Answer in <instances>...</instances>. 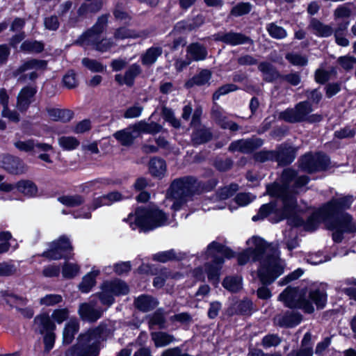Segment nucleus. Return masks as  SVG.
I'll list each match as a JSON object with an SVG mask.
<instances>
[{"label": "nucleus", "mask_w": 356, "mask_h": 356, "mask_svg": "<svg viewBox=\"0 0 356 356\" xmlns=\"http://www.w3.org/2000/svg\"><path fill=\"white\" fill-rule=\"evenodd\" d=\"M353 202L350 195L341 197H332L321 209L319 213L327 229L332 232L334 243H340L344 234L356 232V225L351 214L346 211L350 208Z\"/></svg>", "instance_id": "f257e3e1"}, {"label": "nucleus", "mask_w": 356, "mask_h": 356, "mask_svg": "<svg viewBox=\"0 0 356 356\" xmlns=\"http://www.w3.org/2000/svg\"><path fill=\"white\" fill-rule=\"evenodd\" d=\"M196 177L191 175L175 179L170 184L167 191L168 197L174 202L171 209L177 211L186 203L187 198L196 195Z\"/></svg>", "instance_id": "f03ea898"}, {"label": "nucleus", "mask_w": 356, "mask_h": 356, "mask_svg": "<svg viewBox=\"0 0 356 356\" xmlns=\"http://www.w3.org/2000/svg\"><path fill=\"white\" fill-rule=\"evenodd\" d=\"M280 300L290 309H301L312 314V288L287 286L279 296Z\"/></svg>", "instance_id": "7ed1b4c3"}, {"label": "nucleus", "mask_w": 356, "mask_h": 356, "mask_svg": "<svg viewBox=\"0 0 356 356\" xmlns=\"http://www.w3.org/2000/svg\"><path fill=\"white\" fill-rule=\"evenodd\" d=\"M166 213L159 208L138 207L135 211L134 224L140 232H149L165 225Z\"/></svg>", "instance_id": "20e7f679"}, {"label": "nucleus", "mask_w": 356, "mask_h": 356, "mask_svg": "<svg viewBox=\"0 0 356 356\" xmlns=\"http://www.w3.org/2000/svg\"><path fill=\"white\" fill-rule=\"evenodd\" d=\"M284 273V266L280 262V252L267 254L259 261L257 277L262 285L269 286Z\"/></svg>", "instance_id": "39448f33"}, {"label": "nucleus", "mask_w": 356, "mask_h": 356, "mask_svg": "<svg viewBox=\"0 0 356 356\" xmlns=\"http://www.w3.org/2000/svg\"><path fill=\"white\" fill-rule=\"evenodd\" d=\"M49 248L39 254V257L49 261L64 259L69 261L74 257V247L66 235H61L58 238L48 243Z\"/></svg>", "instance_id": "423d86ee"}, {"label": "nucleus", "mask_w": 356, "mask_h": 356, "mask_svg": "<svg viewBox=\"0 0 356 356\" xmlns=\"http://www.w3.org/2000/svg\"><path fill=\"white\" fill-rule=\"evenodd\" d=\"M266 193L271 197L280 199L284 211H294L296 206V194L284 184L282 186L277 182L267 184Z\"/></svg>", "instance_id": "0eeeda50"}, {"label": "nucleus", "mask_w": 356, "mask_h": 356, "mask_svg": "<svg viewBox=\"0 0 356 356\" xmlns=\"http://www.w3.org/2000/svg\"><path fill=\"white\" fill-rule=\"evenodd\" d=\"M312 103L309 101L298 102L294 108H288L279 114V119L289 123H296L305 121L312 122Z\"/></svg>", "instance_id": "6e6552de"}, {"label": "nucleus", "mask_w": 356, "mask_h": 356, "mask_svg": "<svg viewBox=\"0 0 356 356\" xmlns=\"http://www.w3.org/2000/svg\"><path fill=\"white\" fill-rule=\"evenodd\" d=\"M254 248H248V250L250 251L252 255V261L257 262L265 259L267 255L266 252L268 249L270 250V254H275L279 252L277 247L273 246L272 243H269L264 238L259 236H253L250 238ZM250 239L247 241H248Z\"/></svg>", "instance_id": "1a4fd4ad"}, {"label": "nucleus", "mask_w": 356, "mask_h": 356, "mask_svg": "<svg viewBox=\"0 0 356 356\" xmlns=\"http://www.w3.org/2000/svg\"><path fill=\"white\" fill-rule=\"evenodd\" d=\"M264 144V140L257 137L241 138L232 141L228 147L230 152H239L242 154H252L260 148Z\"/></svg>", "instance_id": "9d476101"}, {"label": "nucleus", "mask_w": 356, "mask_h": 356, "mask_svg": "<svg viewBox=\"0 0 356 356\" xmlns=\"http://www.w3.org/2000/svg\"><path fill=\"white\" fill-rule=\"evenodd\" d=\"M216 42H221L230 46H237L244 44H252V39L243 33L234 32H218L213 35Z\"/></svg>", "instance_id": "9b49d317"}, {"label": "nucleus", "mask_w": 356, "mask_h": 356, "mask_svg": "<svg viewBox=\"0 0 356 356\" xmlns=\"http://www.w3.org/2000/svg\"><path fill=\"white\" fill-rule=\"evenodd\" d=\"M0 167L11 175H22L26 172V165L18 156L9 154L0 156Z\"/></svg>", "instance_id": "f8f14e48"}, {"label": "nucleus", "mask_w": 356, "mask_h": 356, "mask_svg": "<svg viewBox=\"0 0 356 356\" xmlns=\"http://www.w3.org/2000/svg\"><path fill=\"white\" fill-rule=\"evenodd\" d=\"M258 212L261 216V218H266L270 214L275 215V220L273 222H279L285 220L289 214L293 212L291 210L284 211L283 207L277 208V200H271L268 203L262 204L259 209Z\"/></svg>", "instance_id": "ddd939ff"}, {"label": "nucleus", "mask_w": 356, "mask_h": 356, "mask_svg": "<svg viewBox=\"0 0 356 356\" xmlns=\"http://www.w3.org/2000/svg\"><path fill=\"white\" fill-rule=\"evenodd\" d=\"M297 149L287 144H281L274 150V161L280 166H287L296 159Z\"/></svg>", "instance_id": "4468645a"}, {"label": "nucleus", "mask_w": 356, "mask_h": 356, "mask_svg": "<svg viewBox=\"0 0 356 356\" xmlns=\"http://www.w3.org/2000/svg\"><path fill=\"white\" fill-rule=\"evenodd\" d=\"M108 14H104L99 17L97 22L92 27L85 31L79 36L75 41V44L79 46H83L86 40H88L89 38H92L93 36L100 35L108 23Z\"/></svg>", "instance_id": "2eb2a0df"}, {"label": "nucleus", "mask_w": 356, "mask_h": 356, "mask_svg": "<svg viewBox=\"0 0 356 356\" xmlns=\"http://www.w3.org/2000/svg\"><path fill=\"white\" fill-rule=\"evenodd\" d=\"M36 92V88L29 86L21 89L17 99V106L21 112H25L29 109Z\"/></svg>", "instance_id": "dca6fc26"}, {"label": "nucleus", "mask_w": 356, "mask_h": 356, "mask_svg": "<svg viewBox=\"0 0 356 356\" xmlns=\"http://www.w3.org/2000/svg\"><path fill=\"white\" fill-rule=\"evenodd\" d=\"M158 305V300L152 296L148 294H141L135 298L134 300L135 308L143 313L154 310Z\"/></svg>", "instance_id": "f3484780"}, {"label": "nucleus", "mask_w": 356, "mask_h": 356, "mask_svg": "<svg viewBox=\"0 0 356 356\" xmlns=\"http://www.w3.org/2000/svg\"><path fill=\"white\" fill-rule=\"evenodd\" d=\"M102 308H94L88 303H82L79 306V314L83 321L95 323L103 315Z\"/></svg>", "instance_id": "a211bd4d"}, {"label": "nucleus", "mask_w": 356, "mask_h": 356, "mask_svg": "<svg viewBox=\"0 0 356 356\" xmlns=\"http://www.w3.org/2000/svg\"><path fill=\"white\" fill-rule=\"evenodd\" d=\"M47 61L45 60L30 58L24 61L22 65L13 71V74L15 77H17L29 70H44L47 68Z\"/></svg>", "instance_id": "6ab92c4d"}, {"label": "nucleus", "mask_w": 356, "mask_h": 356, "mask_svg": "<svg viewBox=\"0 0 356 356\" xmlns=\"http://www.w3.org/2000/svg\"><path fill=\"white\" fill-rule=\"evenodd\" d=\"M258 70L263 74V81L266 83H273L278 79L280 80L281 74L272 63L268 61L260 62Z\"/></svg>", "instance_id": "aec40b11"}, {"label": "nucleus", "mask_w": 356, "mask_h": 356, "mask_svg": "<svg viewBox=\"0 0 356 356\" xmlns=\"http://www.w3.org/2000/svg\"><path fill=\"white\" fill-rule=\"evenodd\" d=\"M312 172L313 175L318 172H324L330 168L331 161L328 155L323 152H316L313 154L312 160ZM316 178L313 175V180Z\"/></svg>", "instance_id": "412c9836"}, {"label": "nucleus", "mask_w": 356, "mask_h": 356, "mask_svg": "<svg viewBox=\"0 0 356 356\" xmlns=\"http://www.w3.org/2000/svg\"><path fill=\"white\" fill-rule=\"evenodd\" d=\"M148 170L153 177L162 179L167 170L165 159L159 156L151 158L148 163Z\"/></svg>", "instance_id": "4be33fe9"}, {"label": "nucleus", "mask_w": 356, "mask_h": 356, "mask_svg": "<svg viewBox=\"0 0 356 356\" xmlns=\"http://www.w3.org/2000/svg\"><path fill=\"white\" fill-rule=\"evenodd\" d=\"M68 351L71 356H99L100 344L99 341H94L88 347L72 346Z\"/></svg>", "instance_id": "5701e85b"}, {"label": "nucleus", "mask_w": 356, "mask_h": 356, "mask_svg": "<svg viewBox=\"0 0 356 356\" xmlns=\"http://www.w3.org/2000/svg\"><path fill=\"white\" fill-rule=\"evenodd\" d=\"M104 283L114 297L126 296L129 293V285L120 279H115L110 281L106 280L104 281Z\"/></svg>", "instance_id": "b1692460"}, {"label": "nucleus", "mask_w": 356, "mask_h": 356, "mask_svg": "<svg viewBox=\"0 0 356 356\" xmlns=\"http://www.w3.org/2000/svg\"><path fill=\"white\" fill-rule=\"evenodd\" d=\"M46 111L51 120L63 123L70 122L74 115V112L70 109L47 108Z\"/></svg>", "instance_id": "393cba45"}, {"label": "nucleus", "mask_w": 356, "mask_h": 356, "mask_svg": "<svg viewBox=\"0 0 356 356\" xmlns=\"http://www.w3.org/2000/svg\"><path fill=\"white\" fill-rule=\"evenodd\" d=\"M211 72L208 69H203L199 73L195 74L185 83V87L188 89L195 86H202L208 83L211 79Z\"/></svg>", "instance_id": "a878e982"}, {"label": "nucleus", "mask_w": 356, "mask_h": 356, "mask_svg": "<svg viewBox=\"0 0 356 356\" xmlns=\"http://www.w3.org/2000/svg\"><path fill=\"white\" fill-rule=\"evenodd\" d=\"M84 45L91 46L96 51L104 53L108 51L112 47L113 42L106 38H100V35L89 38L84 42Z\"/></svg>", "instance_id": "bb28decb"}, {"label": "nucleus", "mask_w": 356, "mask_h": 356, "mask_svg": "<svg viewBox=\"0 0 356 356\" xmlns=\"http://www.w3.org/2000/svg\"><path fill=\"white\" fill-rule=\"evenodd\" d=\"M17 190L28 197H35L37 196L38 188L37 185L31 180L21 179L17 181Z\"/></svg>", "instance_id": "cd10ccee"}, {"label": "nucleus", "mask_w": 356, "mask_h": 356, "mask_svg": "<svg viewBox=\"0 0 356 356\" xmlns=\"http://www.w3.org/2000/svg\"><path fill=\"white\" fill-rule=\"evenodd\" d=\"M212 138V132L209 129L203 127L193 130L191 135V141L193 146L197 147L209 142Z\"/></svg>", "instance_id": "c85d7f7f"}, {"label": "nucleus", "mask_w": 356, "mask_h": 356, "mask_svg": "<svg viewBox=\"0 0 356 356\" xmlns=\"http://www.w3.org/2000/svg\"><path fill=\"white\" fill-rule=\"evenodd\" d=\"M312 341V332H307L302 341L301 346L299 349L292 350L286 356H312V346H307Z\"/></svg>", "instance_id": "c756f323"}, {"label": "nucleus", "mask_w": 356, "mask_h": 356, "mask_svg": "<svg viewBox=\"0 0 356 356\" xmlns=\"http://www.w3.org/2000/svg\"><path fill=\"white\" fill-rule=\"evenodd\" d=\"M301 321V314L293 312H286L278 319L277 325L281 327L291 328L300 323Z\"/></svg>", "instance_id": "7c9ffc66"}, {"label": "nucleus", "mask_w": 356, "mask_h": 356, "mask_svg": "<svg viewBox=\"0 0 356 356\" xmlns=\"http://www.w3.org/2000/svg\"><path fill=\"white\" fill-rule=\"evenodd\" d=\"M35 323L39 324L41 327L40 332H54L56 326L54 322L51 319L47 313H42L37 315L34 318Z\"/></svg>", "instance_id": "2f4dec72"}, {"label": "nucleus", "mask_w": 356, "mask_h": 356, "mask_svg": "<svg viewBox=\"0 0 356 356\" xmlns=\"http://www.w3.org/2000/svg\"><path fill=\"white\" fill-rule=\"evenodd\" d=\"M151 337L156 348L167 346L175 341L172 334L163 331L152 332Z\"/></svg>", "instance_id": "473e14b6"}, {"label": "nucleus", "mask_w": 356, "mask_h": 356, "mask_svg": "<svg viewBox=\"0 0 356 356\" xmlns=\"http://www.w3.org/2000/svg\"><path fill=\"white\" fill-rule=\"evenodd\" d=\"M163 53L161 47H151L141 56V63L143 65L151 66L156 63Z\"/></svg>", "instance_id": "72a5a7b5"}, {"label": "nucleus", "mask_w": 356, "mask_h": 356, "mask_svg": "<svg viewBox=\"0 0 356 356\" xmlns=\"http://www.w3.org/2000/svg\"><path fill=\"white\" fill-rule=\"evenodd\" d=\"M79 330V323L76 320H70L67 322L63 329V343L70 344L74 339L75 334Z\"/></svg>", "instance_id": "f704fd0d"}, {"label": "nucleus", "mask_w": 356, "mask_h": 356, "mask_svg": "<svg viewBox=\"0 0 356 356\" xmlns=\"http://www.w3.org/2000/svg\"><path fill=\"white\" fill-rule=\"evenodd\" d=\"M44 50L42 41L36 40H26L20 45V51L29 54H40Z\"/></svg>", "instance_id": "c9c22d12"}, {"label": "nucleus", "mask_w": 356, "mask_h": 356, "mask_svg": "<svg viewBox=\"0 0 356 356\" xmlns=\"http://www.w3.org/2000/svg\"><path fill=\"white\" fill-rule=\"evenodd\" d=\"M113 15L116 21L122 22L124 25L129 26L132 19V17L124 10V4L122 2L118 1L114 5L113 9Z\"/></svg>", "instance_id": "e433bc0d"}, {"label": "nucleus", "mask_w": 356, "mask_h": 356, "mask_svg": "<svg viewBox=\"0 0 356 356\" xmlns=\"http://www.w3.org/2000/svg\"><path fill=\"white\" fill-rule=\"evenodd\" d=\"M99 274V270H92L84 275L79 285V290L83 293H89L95 285L96 277Z\"/></svg>", "instance_id": "4c0bfd02"}, {"label": "nucleus", "mask_w": 356, "mask_h": 356, "mask_svg": "<svg viewBox=\"0 0 356 356\" xmlns=\"http://www.w3.org/2000/svg\"><path fill=\"white\" fill-rule=\"evenodd\" d=\"M187 52L195 61L204 60L208 55L206 47L197 42L190 44L188 47Z\"/></svg>", "instance_id": "58836bf2"}, {"label": "nucleus", "mask_w": 356, "mask_h": 356, "mask_svg": "<svg viewBox=\"0 0 356 356\" xmlns=\"http://www.w3.org/2000/svg\"><path fill=\"white\" fill-rule=\"evenodd\" d=\"M108 205L106 201H105L104 198H103V195L98 197L97 198H94L92 203L90 205H88V211L84 212L83 213H81V211L74 212L73 215L74 218H90L92 216L91 211H95L97 209L104 206Z\"/></svg>", "instance_id": "ea45409f"}, {"label": "nucleus", "mask_w": 356, "mask_h": 356, "mask_svg": "<svg viewBox=\"0 0 356 356\" xmlns=\"http://www.w3.org/2000/svg\"><path fill=\"white\" fill-rule=\"evenodd\" d=\"M142 69L138 63L131 64L125 71L124 74V83L129 87L134 86L135 79L141 74Z\"/></svg>", "instance_id": "a19ab883"}, {"label": "nucleus", "mask_w": 356, "mask_h": 356, "mask_svg": "<svg viewBox=\"0 0 356 356\" xmlns=\"http://www.w3.org/2000/svg\"><path fill=\"white\" fill-rule=\"evenodd\" d=\"M101 330L96 327L93 330H88L86 332L80 334L77 338V343L73 346H79L82 347H88L90 346V342L94 339L97 334H99Z\"/></svg>", "instance_id": "79ce46f5"}, {"label": "nucleus", "mask_w": 356, "mask_h": 356, "mask_svg": "<svg viewBox=\"0 0 356 356\" xmlns=\"http://www.w3.org/2000/svg\"><path fill=\"white\" fill-rule=\"evenodd\" d=\"M327 302V294L326 289L323 288L313 289V305H315L318 310L323 309Z\"/></svg>", "instance_id": "37998d69"}, {"label": "nucleus", "mask_w": 356, "mask_h": 356, "mask_svg": "<svg viewBox=\"0 0 356 356\" xmlns=\"http://www.w3.org/2000/svg\"><path fill=\"white\" fill-rule=\"evenodd\" d=\"M113 136L123 146H129L133 144L136 136L129 129H124L116 131Z\"/></svg>", "instance_id": "c03bdc74"}, {"label": "nucleus", "mask_w": 356, "mask_h": 356, "mask_svg": "<svg viewBox=\"0 0 356 356\" xmlns=\"http://www.w3.org/2000/svg\"><path fill=\"white\" fill-rule=\"evenodd\" d=\"M313 31L315 35L321 38H327L333 33L331 26L325 24L315 18H313Z\"/></svg>", "instance_id": "a18cd8bd"}, {"label": "nucleus", "mask_w": 356, "mask_h": 356, "mask_svg": "<svg viewBox=\"0 0 356 356\" xmlns=\"http://www.w3.org/2000/svg\"><path fill=\"white\" fill-rule=\"evenodd\" d=\"M101 291L97 292L94 296L98 298L103 305L111 307L115 302V297L103 282L101 284Z\"/></svg>", "instance_id": "49530a36"}, {"label": "nucleus", "mask_w": 356, "mask_h": 356, "mask_svg": "<svg viewBox=\"0 0 356 356\" xmlns=\"http://www.w3.org/2000/svg\"><path fill=\"white\" fill-rule=\"evenodd\" d=\"M252 7L250 2L241 1L231 8L229 14L234 17L246 15L252 11Z\"/></svg>", "instance_id": "de8ad7c7"}, {"label": "nucleus", "mask_w": 356, "mask_h": 356, "mask_svg": "<svg viewBox=\"0 0 356 356\" xmlns=\"http://www.w3.org/2000/svg\"><path fill=\"white\" fill-rule=\"evenodd\" d=\"M88 13H90V12L88 10V3H83L77 9L76 14L72 12L71 13L69 23L73 26H75L79 22L86 18Z\"/></svg>", "instance_id": "09e8293b"}, {"label": "nucleus", "mask_w": 356, "mask_h": 356, "mask_svg": "<svg viewBox=\"0 0 356 356\" xmlns=\"http://www.w3.org/2000/svg\"><path fill=\"white\" fill-rule=\"evenodd\" d=\"M58 200L67 207H76L84 203V198L81 195H63Z\"/></svg>", "instance_id": "8fccbe9b"}, {"label": "nucleus", "mask_w": 356, "mask_h": 356, "mask_svg": "<svg viewBox=\"0 0 356 356\" xmlns=\"http://www.w3.org/2000/svg\"><path fill=\"white\" fill-rule=\"evenodd\" d=\"M79 271L80 267L78 264L65 261L62 266L61 273L64 279L71 280L75 277Z\"/></svg>", "instance_id": "3c124183"}, {"label": "nucleus", "mask_w": 356, "mask_h": 356, "mask_svg": "<svg viewBox=\"0 0 356 356\" xmlns=\"http://www.w3.org/2000/svg\"><path fill=\"white\" fill-rule=\"evenodd\" d=\"M152 259L161 263H166L170 261H180L181 258H177L174 249H170L153 254Z\"/></svg>", "instance_id": "603ef678"}, {"label": "nucleus", "mask_w": 356, "mask_h": 356, "mask_svg": "<svg viewBox=\"0 0 356 356\" xmlns=\"http://www.w3.org/2000/svg\"><path fill=\"white\" fill-rule=\"evenodd\" d=\"M165 317L161 309H156L151 315L148 321L149 327L158 326L161 330L165 328Z\"/></svg>", "instance_id": "864d4df0"}, {"label": "nucleus", "mask_w": 356, "mask_h": 356, "mask_svg": "<svg viewBox=\"0 0 356 356\" xmlns=\"http://www.w3.org/2000/svg\"><path fill=\"white\" fill-rule=\"evenodd\" d=\"M62 82L63 86L67 89H73L78 86L77 74L74 70H69L63 76Z\"/></svg>", "instance_id": "5fc2aeb1"}, {"label": "nucleus", "mask_w": 356, "mask_h": 356, "mask_svg": "<svg viewBox=\"0 0 356 356\" xmlns=\"http://www.w3.org/2000/svg\"><path fill=\"white\" fill-rule=\"evenodd\" d=\"M196 187H197V193L196 194L199 195L204 192H211L212 191L216 186H217L218 181L216 178H211L208 179L206 181H199L196 178Z\"/></svg>", "instance_id": "6e6d98bb"}, {"label": "nucleus", "mask_w": 356, "mask_h": 356, "mask_svg": "<svg viewBox=\"0 0 356 356\" xmlns=\"http://www.w3.org/2000/svg\"><path fill=\"white\" fill-rule=\"evenodd\" d=\"M343 82L341 81H337L335 82H328L325 85L323 88L325 97L327 99L333 97L341 90Z\"/></svg>", "instance_id": "4d7b16f0"}, {"label": "nucleus", "mask_w": 356, "mask_h": 356, "mask_svg": "<svg viewBox=\"0 0 356 356\" xmlns=\"http://www.w3.org/2000/svg\"><path fill=\"white\" fill-rule=\"evenodd\" d=\"M204 266L208 280L213 284H218L220 281V267L210 263H206Z\"/></svg>", "instance_id": "13d9d810"}, {"label": "nucleus", "mask_w": 356, "mask_h": 356, "mask_svg": "<svg viewBox=\"0 0 356 356\" xmlns=\"http://www.w3.org/2000/svg\"><path fill=\"white\" fill-rule=\"evenodd\" d=\"M82 64L92 72H103L106 69V67L101 62L89 58H83Z\"/></svg>", "instance_id": "bf43d9fd"}, {"label": "nucleus", "mask_w": 356, "mask_h": 356, "mask_svg": "<svg viewBox=\"0 0 356 356\" xmlns=\"http://www.w3.org/2000/svg\"><path fill=\"white\" fill-rule=\"evenodd\" d=\"M79 144V141L75 137L62 136L59 138V145L64 150H74L78 147Z\"/></svg>", "instance_id": "052dcab7"}, {"label": "nucleus", "mask_w": 356, "mask_h": 356, "mask_svg": "<svg viewBox=\"0 0 356 356\" xmlns=\"http://www.w3.org/2000/svg\"><path fill=\"white\" fill-rule=\"evenodd\" d=\"M282 342V338L277 334H268L263 337L261 339V346L264 348L277 347Z\"/></svg>", "instance_id": "680f3d73"}, {"label": "nucleus", "mask_w": 356, "mask_h": 356, "mask_svg": "<svg viewBox=\"0 0 356 356\" xmlns=\"http://www.w3.org/2000/svg\"><path fill=\"white\" fill-rule=\"evenodd\" d=\"M238 90V87L234 83H227L220 86L212 95L213 102L219 99L220 96L225 95L231 92H234Z\"/></svg>", "instance_id": "e2e57ef3"}, {"label": "nucleus", "mask_w": 356, "mask_h": 356, "mask_svg": "<svg viewBox=\"0 0 356 356\" xmlns=\"http://www.w3.org/2000/svg\"><path fill=\"white\" fill-rule=\"evenodd\" d=\"M238 189V185L235 183H232L229 186L222 187L218 191L219 198L222 200H226L236 193Z\"/></svg>", "instance_id": "0e129e2a"}, {"label": "nucleus", "mask_w": 356, "mask_h": 356, "mask_svg": "<svg viewBox=\"0 0 356 356\" xmlns=\"http://www.w3.org/2000/svg\"><path fill=\"white\" fill-rule=\"evenodd\" d=\"M238 316H250L252 314V302L248 299H243L236 305Z\"/></svg>", "instance_id": "69168bd1"}, {"label": "nucleus", "mask_w": 356, "mask_h": 356, "mask_svg": "<svg viewBox=\"0 0 356 356\" xmlns=\"http://www.w3.org/2000/svg\"><path fill=\"white\" fill-rule=\"evenodd\" d=\"M270 37L275 39H283L286 36V30L275 23H270L266 28Z\"/></svg>", "instance_id": "338daca9"}, {"label": "nucleus", "mask_w": 356, "mask_h": 356, "mask_svg": "<svg viewBox=\"0 0 356 356\" xmlns=\"http://www.w3.org/2000/svg\"><path fill=\"white\" fill-rule=\"evenodd\" d=\"M298 168L303 172L312 174V151H309L298 160Z\"/></svg>", "instance_id": "774afa93"}]
</instances>
